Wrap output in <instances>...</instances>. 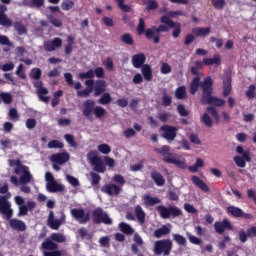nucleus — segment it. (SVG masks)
<instances>
[{
  "mask_svg": "<svg viewBox=\"0 0 256 256\" xmlns=\"http://www.w3.org/2000/svg\"><path fill=\"white\" fill-rule=\"evenodd\" d=\"M70 213L80 225H85L91 221V214L89 212H85L83 208H73L70 210Z\"/></svg>",
  "mask_w": 256,
  "mask_h": 256,
  "instance_id": "obj_10",
  "label": "nucleus"
},
{
  "mask_svg": "<svg viewBox=\"0 0 256 256\" xmlns=\"http://www.w3.org/2000/svg\"><path fill=\"white\" fill-rule=\"evenodd\" d=\"M142 5H147L144 11H155V9H159V3L156 0H143Z\"/></svg>",
  "mask_w": 256,
  "mask_h": 256,
  "instance_id": "obj_37",
  "label": "nucleus"
},
{
  "mask_svg": "<svg viewBox=\"0 0 256 256\" xmlns=\"http://www.w3.org/2000/svg\"><path fill=\"white\" fill-rule=\"evenodd\" d=\"M203 65H221V55L215 54L213 58H204L202 61Z\"/></svg>",
  "mask_w": 256,
  "mask_h": 256,
  "instance_id": "obj_33",
  "label": "nucleus"
},
{
  "mask_svg": "<svg viewBox=\"0 0 256 256\" xmlns=\"http://www.w3.org/2000/svg\"><path fill=\"white\" fill-rule=\"evenodd\" d=\"M112 181H114V183H117V185H120V187H123V185L127 183L125 177H123V175L121 174H115Z\"/></svg>",
  "mask_w": 256,
  "mask_h": 256,
  "instance_id": "obj_55",
  "label": "nucleus"
},
{
  "mask_svg": "<svg viewBox=\"0 0 256 256\" xmlns=\"http://www.w3.org/2000/svg\"><path fill=\"white\" fill-rule=\"evenodd\" d=\"M14 28L16 29L18 35H25L27 33V27L23 25L21 22H15Z\"/></svg>",
  "mask_w": 256,
  "mask_h": 256,
  "instance_id": "obj_53",
  "label": "nucleus"
},
{
  "mask_svg": "<svg viewBox=\"0 0 256 256\" xmlns=\"http://www.w3.org/2000/svg\"><path fill=\"white\" fill-rule=\"evenodd\" d=\"M144 204L148 207H153L154 205H159L161 203V199L157 197H153L149 194L144 195L143 197Z\"/></svg>",
  "mask_w": 256,
  "mask_h": 256,
  "instance_id": "obj_32",
  "label": "nucleus"
},
{
  "mask_svg": "<svg viewBox=\"0 0 256 256\" xmlns=\"http://www.w3.org/2000/svg\"><path fill=\"white\" fill-rule=\"evenodd\" d=\"M92 221L95 225H101V223H104V225H113V220L101 207L95 208L92 211Z\"/></svg>",
  "mask_w": 256,
  "mask_h": 256,
  "instance_id": "obj_9",
  "label": "nucleus"
},
{
  "mask_svg": "<svg viewBox=\"0 0 256 256\" xmlns=\"http://www.w3.org/2000/svg\"><path fill=\"white\" fill-rule=\"evenodd\" d=\"M147 57L143 53H138L132 56V65L135 69H141L145 65Z\"/></svg>",
  "mask_w": 256,
  "mask_h": 256,
  "instance_id": "obj_22",
  "label": "nucleus"
},
{
  "mask_svg": "<svg viewBox=\"0 0 256 256\" xmlns=\"http://www.w3.org/2000/svg\"><path fill=\"white\" fill-rule=\"evenodd\" d=\"M215 9L221 10L225 7V0H211Z\"/></svg>",
  "mask_w": 256,
  "mask_h": 256,
  "instance_id": "obj_64",
  "label": "nucleus"
},
{
  "mask_svg": "<svg viewBox=\"0 0 256 256\" xmlns=\"http://www.w3.org/2000/svg\"><path fill=\"white\" fill-rule=\"evenodd\" d=\"M141 73L145 79V81L153 80V69H151V65L145 64L141 67Z\"/></svg>",
  "mask_w": 256,
  "mask_h": 256,
  "instance_id": "obj_30",
  "label": "nucleus"
},
{
  "mask_svg": "<svg viewBox=\"0 0 256 256\" xmlns=\"http://www.w3.org/2000/svg\"><path fill=\"white\" fill-rule=\"evenodd\" d=\"M145 27V19L140 18L137 26L138 35L145 34L146 39H153V43H155V45H157V43L161 41V36L159 35V33H169V27L163 24L159 25L158 27L152 26V28L147 29H145Z\"/></svg>",
  "mask_w": 256,
  "mask_h": 256,
  "instance_id": "obj_3",
  "label": "nucleus"
},
{
  "mask_svg": "<svg viewBox=\"0 0 256 256\" xmlns=\"http://www.w3.org/2000/svg\"><path fill=\"white\" fill-rule=\"evenodd\" d=\"M236 153H238V155L233 158L235 165L241 169H245V167H247V163H251L252 161L251 151L245 150L243 146L240 145L236 147Z\"/></svg>",
  "mask_w": 256,
  "mask_h": 256,
  "instance_id": "obj_8",
  "label": "nucleus"
},
{
  "mask_svg": "<svg viewBox=\"0 0 256 256\" xmlns=\"http://www.w3.org/2000/svg\"><path fill=\"white\" fill-rule=\"evenodd\" d=\"M256 87L255 85H250L248 87V90L246 91V97H248V99H255V95H256Z\"/></svg>",
  "mask_w": 256,
  "mask_h": 256,
  "instance_id": "obj_62",
  "label": "nucleus"
},
{
  "mask_svg": "<svg viewBox=\"0 0 256 256\" xmlns=\"http://www.w3.org/2000/svg\"><path fill=\"white\" fill-rule=\"evenodd\" d=\"M0 213L4 215L6 221H9V226L14 231H27V225L23 220L12 219L13 208H11V202L7 200V196H0Z\"/></svg>",
  "mask_w": 256,
  "mask_h": 256,
  "instance_id": "obj_2",
  "label": "nucleus"
},
{
  "mask_svg": "<svg viewBox=\"0 0 256 256\" xmlns=\"http://www.w3.org/2000/svg\"><path fill=\"white\" fill-rule=\"evenodd\" d=\"M107 91V82L105 80H96L94 84V97H100Z\"/></svg>",
  "mask_w": 256,
  "mask_h": 256,
  "instance_id": "obj_21",
  "label": "nucleus"
},
{
  "mask_svg": "<svg viewBox=\"0 0 256 256\" xmlns=\"http://www.w3.org/2000/svg\"><path fill=\"white\" fill-rule=\"evenodd\" d=\"M46 189L48 193H63V191H65V187L55 180L54 182L47 183Z\"/></svg>",
  "mask_w": 256,
  "mask_h": 256,
  "instance_id": "obj_25",
  "label": "nucleus"
},
{
  "mask_svg": "<svg viewBox=\"0 0 256 256\" xmlns=\"http://www.w3.org/2000/svg\"><path fill=\"white\" fill-rule=\"evenodd\" d=\"M175 97L176 99H187V89L185 86H180L175 91Z\"/></svg>",
  "mask_w": 256,
  "mask_h": 256,
  "instance_id": "obj_43",
  "label": "nucleus"
},
{
  "mask_svg": "<svg viewBox=\"0 0 256 256\" xmlns=\"http://www.w3.org/2000/svg\"><path fill=\"white\" fill-rule=\"evenodd\" d=\"M187 237L189 242L192 243V245H201V238L193 236L191 233H187Z\"/></svg>",
  "mask_w": 256,
  "mask_h": 256,
  "instance_id": "obj_63",
  "label": "nucleus"
},
{
  "mask_svg": "<svg viewBox=\"0 0 256 256\" xmlns=\"http://www.w3.org/2000/svg\"><path fill=\"white\" fill-rule=\"evenodd\" d=\"M51 239H52V241H55L56 243H65V241H67V238H65V236H63V234H59V233H53L51 235Z\"/></svg>",
  "mask_w": 256,
  "mask_h": 256,
  "instance_id": "obj_58",
  "label": "nucleus"
},
{
  "mask_svg": "<svg viewBox=\"0 0 256 256\" xmlns=\"http://www.w3.org/2000/svg\"><path fill=\"white\" fill-rule=\"evenodd\" d=\"M4 103L5 105H11L13 103V96L9 92L0 93V105Z\"/></svg>",
  "mask_w": 256,
  "mask_h": 256,
  "instance_id": "obj_38",
  "label": "nucleus"
},
{
  "mask_svg": "<svg viewBox=\"0 0 256 256\" xmlns=\"http://www.w3.org/2000/svg\"><path fill=\"white\" fill-rule=\"evenodd\" d=\"M137 221L140 223V225H145V217H146V213L143 210V207H141V205H137L134 209Z\"/></svg>",
  "mask_w": 256,
  "mask_h": 256,
  "instance_id": "obj_29",
  "label": "nucleus"
},
{
  "mask_svg": "<svg viewBox=\"0 0 256 256\" xmlns=\"http://www.w3.org/2000/svg\"><path fill=\"white\" fill-rule=\"evenodd\" d=\"M83 115L88 121H93V114L96 119H103L105 115H107V110L101 106H95V101L92 99H88L83 103Z\"/></svg>",
  "mask_w": 256,
  "mask_h": 256,
  "instance_id": "obj_5",
  "label": "nucleus"
},
{
  "mask_svg": "<svg viewBox=\"0 0 256 256\" xmlns=\"http://www.w3.org/2000/svg\"><path fill=\"white\" fill-rule=\"evenodd\" d=\"M91 176V185H93V187H95V185H99L100 181H101V175L95 173V172H91L90 173Z\"/></svg>",
  "mask_w": 256,
  "mask_h": 256,
  "instance_id": "obj_61",
  "label": "nucleus"
},
{
  "mask_svg": "<svg viewBox=\"0 0 256 256\" xmlns=\"http://www.w3.org/2000/svg\"><path fill=\"white\" fill-rule=\"evenodd\" d=\"M214 229L218 235H223L227 230L233 231V224L229 220L223 219L214 223Z\"/></svg>",
  "mask_w": 256,
  "mask_h": 256,
  "instance_id": "obj_15",
  "label": "nucleus"
},
{
  "mask_svg": "<svg viewBox=\"0 0 256 256\" xmlns=\"http://www.w3.org/2000/svg\"><path fill=\"white\" fill-rule=\"evenodd\" d=\"M102 193H105L106 195H109L110 197H113V195H120L121 191H123V188H121L117 184H105L101 187Z\"/></svg>",
  "mask_w": 256,
  "mask_h": 256,
  "instance_id": "obj_18",
  "label": "nucleus"
},
{
  "mask_svg": "<svg viewBox=\"0 0 256 256\" xmlns=\"http://www.w3.org/2000/svg\"><path fill=\"white\" fill-rule=\"evenodd\" d=\"M173 69L171 68V65H169L167 62L162 63L160 72L162 75H169Z\"/></svg>",
  "mask_w": 256,
  "mask_h": 256,
  "instance_id": "obj_59",
  "label": "nucleus"
},
{
  "mask_svg": "<svg viewBox=\"0 0 256 256\" xmlns=\"http://www.w3.org/2000/svg\"><path fill=\"white\" fill-rule=\"evenodd\" d=\"M113 101L111 94L109 92H104L102 96L98 99L99 105H109Z\"/></svg>",
  "mask_w": 256,
  "mask_h": 256,
  "instance_id": "obj_39",
  "label": "nucleus"
},
{
  "mask_svg": "<svg viewBox=\"0 0 256 256\" xmlns=\"http://www.w3.org/2000/svg\"><path fill=\"white\" fill-rule=\"evenodd\" d=\"M156 211L159 213L161 219H177L183 217V210L177 206L158 205L156 206Z\"/></svg>",
  "mask_w": 256,
  "mask_h": 256,
  "instance_id": "obj_6",
  "label": "nucleus"
},
{
  "mask_svg": "<svg viewBox=\"0 0 256 256\" xmlns=\"http://www.w3.org/2000/svg\"><path fill=\"white\" fill-rule=\"evenodd\" d=\"M181 35V23L175 22V26H173V31H172V37L174 39H179Z\"/></svg>",
  "mask_w": 256,
  "mask_h": 256,
  "instance_id": "obj_54",
  "label": "nucleus"
},
{
  "mask_svg": "<svg viewBox=\"0 0 256 256\" xmlns=\"http://www.w3.org/2000/svg\"><path fill=\"white\" fill-rule=\"evenodd\" d=\"M170 16H161L160 18V23H163L162 25H165L166 27H168V29H173V27H175V21H173L171 18H169Z\"/></svg>",
  "mask_w": 256,
  "mask_h": 256,
  "instance_id": "obj_44",
  "label": "nucleus"
},
{
  "mask_svg": "<svg viewBox=\"0 0 256 256\" xmlns=\"http://www.w3.org/2000/svg\"><path fill=\"white\" fill-rule=\"evenodd\" d=\"M200 69H203V63L201 61H196L194 66L191 67L190 72L192 75H195V77H199Z\"/></svg>",
  "mask_w": 256,
  "mask_h": 256,
  "instance_id": "obj_47",
  "label": "nucleus"
},
{
  "mask_svg": "<svg viewBox=\"0 0 256 256\" xmlns=\"http://www.w3.org/2000/svg\"><path fill=\"white\" fill-rule=\"evenodd\" d=\"M169 233H171V228L167 227V225H163L161 228L154 231V237L156 239H161L163 235H169Z\"/></svg>",
  "mask_w": 256,
  "mask_h": 256,
  "instance_id": "obj_35",
  "label": "nucleus"
},
{
  "mask_svg": "<svg viewBox=\"0 0 256 256\" xmlns=\"http://www.w3.org/2000/svg\"><path fill=\"white\" fill-rule=\"evenodd\" d=\"M47 19L49 21V24L53 25V27H56V28L63 27V21L57 18V16H55L54 14H48Z\"/></svg>",
  "mask_w": 256,
  "mask_h": 256,
  "instance_id": "obj_36",
  "label": "nucleus"
},
{
  "mask_svg": "<svg viewBox=\"0 0 256 256\" xmlns=\"http://www.w3.org/2000/svg\"><path fill=\"white\" fill-rule=\"evenodd\" d=\"M11 167L15 166L14 173L16 175H22L20 178H17V176H11L10 177V183L18 187V185L21 183V185H27V183H31L33 181V175H31V172L29 171V166L23 165L21 160H12L10 163Z\"/></svg>",
  "mask_w": 256,
  "mask_h": 256,
  "instance_id": "obj_4",
  "label": "nucleus"
},
{
  "mask_svg": "<svg viewBox=\"0 0 256 256\" xmlns=\"http://www.w3.org/2000/svg\"><path fill=\"white\" fill-rule=\"evenodd\" d=\"M173 241H175V243H177L180 246H185L187 245V238H185L183 235L181 234H173Z\"/></svg>",
  "mask_w": 256,
  "mask_h": 256,
  "instance_id": "obj_46",
  "label": "nucleus"
},
{
  "mask_svg": "<svg viewBox=\"0 0 256 256\" xmlns=\"http://www.w3.org/2000/svg\"><path fill=\"white\" fill-rule=\"evenodd\" d=\"M231 76H227L226 79L223 81V97H229L231 95Z\"/></svg>",
  "mask_w": 256,
  "mask_h": 256,
  "instance_id": "obj_34",
  "label": "nucleus"
},
{
  "mask_svg": "<svg viewBox=\"0 0 256 256\" xmlns=\"http://www.w3.org/2000/svg\"><path fill=\"white\" fill-rule=\"evenodd\" d=\"M33 85L37 90L40 101H43L44 103H49L51 98L49 96H45L49 94V90L43 87V81H36L33 83Z\"/></svg>",
  "mask_w": 256,
  "mask_h": 256,
  "instance_id": "obj_14",
  "label": "nucleus"
},
{
  "mask_svg": "<svg viewBox=\"0 0 256 256\" xmlns=\"http://www.w3.org/2000/svg\"><path fill=\"white\" fill-rule=\"evenodd\" d=\"M115 3L124 13H131V6L125 4V0H115Z\"/></svg>",
  "mask_w": 256,
  "mask_h": 256,
  "instance_id": "obj_50",
  "label": "nucleus"
},
{
  "mask_svg": "<svg viewBox=\"0 0 256 256\" xmlns=\"http://www.w3.org/2000/svg\"><path fill=\"white\" fill-rule=\"evenodd\" d=\"M97 149L103 155H109V153H111V146L108 144H100L98 145Z\"/></svg>",
  "mask_w": 256,
  "mask_h": 256,
  "instance_id": "obj_57",
  "label": "nucleus"
},
{
  "mask_svg": "<svg viewBox=\"0 0 256 256\" xmlns=\"http://www.w3.org/2000/svg\"><path fill=\"white\" fill-rule=\"evenodd\" d=\"M191 180L192 183H194V185L198 187V189H201V191H203L204 193H209V186L201 178H199L198 176H192Z\"/></svg>",
  "mask_w": 256,
  "mask_h": 256,
  "instance_id": "obj_27",
  "label": "nucleus"
},
{
  "mask_svg": "<svg viewBox=\"0 0 256 256\" xmlns=\"http://www.w3.org/2000/svg\"><path fill=\"white\" fill-rule=\"evenodd\" d=\"M201 122L206 126V127H213V119H211V116H209L207 113H204L201 117Z\"/></svg>",
  "mask_w": 256,
  "mask_h": 256,
  "instance_id": "obj_52",
  "label": "nucleus"
},
{
  "mask_svg": "<svg viewBox=\"0 0 256 256\" xmlns=\"http://www.w3.org/2000/svg\"><path fill=\"white\" fill-rule=\"evenodd\" d=\"M7 11V6L4 4H0V25L2 27H11L13 25V22L9 17H7V14L5 13Z\"/></svg>",
  "mask_w": 256,
  "mask_h": 256,
  "instance_id": "obj_20",
  "label": "nucleus"
},
{
  "mask_svg": "<svg viewBox=\"0 0 256 256\" xmlns=\"http://www.w3.org/2000/svg\"><path fill=\"white\" fill-rule=\"evenodd\" d=\"M204 165H205V161H203V159L201 158H198L196 160V163L192 166H189L188 169L190 173H197L199 171V168L204 167Z\"/></svg>",
  "mask_w": 256,
  "mask_h": 256,
  "instance_id": "obj_42",
  "label": "nucleus"
},
{
  "mask_svg": "<svg viewBox=\"0 0 256 256\" xmlns=\"http://www.w3.org/2000/svg\"><path fill=\"white\" fill-rule=\"evenodd\" d=\"M119 227L122 231V233H125V235H133L135 233V230L127 223L121 222L119 224Z\"/></svg>",
  "mask_w": 256,
  "mask_h": 256,
  "instance_id": "obj_45",
  "label": "nucleus"
},
{
  "mask_svg": "<svg viewBox=\"0 0 256 256\" xmlns=\"http://www.w3.org/2000/svg\"><path fill=\"white\" fill-rule=\"evenodd\" d=\"M206 111H208V113H211L216 125H219V123H221V118L219 117V112L217 111V108L209 106L206 108Z\"/></svg>",
  "mask_w": 256,
  "mask_h": 256,
  "instance_id": "obj_40",
  "label": "nucleus"
},
{
  "mask_svg": "<svg viewBox=\"0 0 256 256\" xmlns=\"http://www.w3.org/2000/svg\"><path fill=\"white\" fill-rule=\"evenodd\" d=\"M173 103V98L167 94V92L163 93L162 96V105L164 107H170V105Z\"/></svg>",
  "mask_w": 256,
  "mask_h": 256,
  "instance_id": "obj_56",
  "label": "nucleus"
},
{
  "mask_svg": "<svg viewBox=\"0 0 256 256\" xmlns=\"http://www.w3.org/2000/svg\"><path fill=\"white\" fill-rule=\"evenodd\" d=\"M73 7H75V2H73V0H64L61 3L62 11H71V9H73Z\"/></svg>",
  "mask_w": 256,
  "mask_h": 256,
  "instance_id": "obj_49",
  "label": "nucleus"
},
{
  "mask_svg": "<svg viewBox=\"0 0 256 256\" xmlns=\"http://www.w3.org/2000/svg\"><path fill=\"white\" fill-rule=\"evenodd\" d=\"M160 131L163 132V139H166V141H175V138L177 137V131H179V128L177 126L165 124L160 127Z\"/></svg>",
  "mask_w": 256,
  "mask_h": 256,
  "instance_id": "obj_11",
  "label": "nucleus"
},
{
  "mask_svg": "<svg viewBox=\"0 0 256 256\" xmlns=\"http://www.w3.org/2000/svg\"><path fill=\"white\" fill-rule=\"evenodd\" d=\"M227 214L236 218L242 217L243 219H253V214L245 213L241 208L237 206H228Z\"/></svg>",
  "mask_w": 256,
  "mask_h": 256,
  "instance_id": "obj_16",
  "label": "nucleus"
},
{
  "mask_svg": "<svg viewBox=\"0 0 256 256\" xmlns=\"http://www.w3.org/2000/svg\"><path fill=\"white\" fill-rule=\"evenodd\" d=\"M192 33L195 37H207L211 33V27H197L192 29Z\"/></svg>",
  "mask_w": 256,
  "mask_h": 256,
  "instance_id": "obj_31",
  "label": "nucleus"
},
{
  "mask_svg": "<svg viewBox=\"0 0 256 256\" xmlns=\"http://www.w3.org/2000/svg\"><path fill=\"white\" fill-rule=\"evenodd\" d=\"M199 87L202 89V105H214V107H223L225 105V100L213 96V79L208 76L201 82V77L195 76L189 87L190 95H196L199 91Z\"/></svg>",
  "mask_w": 256,
  "mask_h": 256,
  "instance_id": "obj_1",
  "label": "nucleus"
},
{
  "mask_svg": "<svg viewBox=\"0 0 256 256\" xmlns=\"http://www.w3.org/2000/svg\"><path fill=\"white\" fill-rule=\"evenodd\" d=\"M95 76L98 79H103L105 77V69L103 67H97L94 71L90 69L87 72H82L79 74V79H93Z\"/></svg>",
  "mask_w": 256,
  "mask_h": 256,
  "instance_id": "obj_13",
  "label": "nucleus"
},
{
  "mask_svg": "<svg viewBox=\"0 0 256 256\" xmlns=\"http://www.w3.org/2000/svg\"><path fill=\"white\" fill-rule=\"evenodd\" d=\"M69 159H71V156L67 152L55 153L50 156L51 163H56L57 165H65Z\"/></svg>",
  "mask_w": 256,
  "mask_h": 256,
  "instance_id": "obj_19",
  "label": "nucleus"
},
{
  "mask_svg": "<svg viewBox=\"0 0 256 256\" xmlns=\"http://www.w3.org/2000/svg\"><path fill=\"white\" fill-rule=\"evenodd\" d=\"M91 163L94 166V171L97 173H105L107 171V168H105V164H103V160H101V157L95 155L91 158Z\"/></svg>",
  "mask_w": 256,
  "mask_h": 256,
  "instance_id": "obj_23",
  "label": "nucleus"
},
{
  "mask_svg": "<svg viewBox=\"0 0 256 256\" xmlns=\"http://www.w3.org/2000/svg\"><path fill=\"white\" fill-rule=\"evenodd\" d=\"M173 251V240L171 239H162L157 240L154 243L153 253L157 256H169Z\"/></svg>",
  "mask_w": 256,
  "mask_h": 256,
  "instance_id": "obj_7",
  "label": "nucleus"
},
{
  "mask_svg": "<svg viewBox=\"0 0 256 256\" xmlns=\"http://www.w3.org/2000/svg\"><path fill=\"white\" fill-rule=\"evenodd\" d=\"M48 149H63L64 144L59 140H51L47 145Z\"/></svg>",
  "mask_w": 256,
  "mask_h": 256,
  "instance_id": "obj_51",
  "label": "nucleus"
},
{
  "mask_svg": "<svg viewBox=\"0 0 256 256\" xmlns=\"http://www.w3.org/2000/svg\"><path fill=\"white\" fill-rule=\"evenodd\" d=\"M162 161H164V163H169L170 165H176L179 169H185V161L181 160V156L176 153L166 154V156L162 158Z\"/></svg>",
  "mask_w": 256,
  "mask_h": 256,
  "instance_id": "obj_12",
  "label": "nucleus"
},
{
  "mask_svg": "<svg viewBox=\"0 0 256 256\" xmlns=\"http://www.w3.org/2000/svg\"><path fill=\"white\" fill-rule=\"evenodd\" d=\"M47 225L50 227V229H53L54 231H57L61 225H63V222L59 219H55V213L53 211H50L48 215Z\"/></svg>",
  "mask_w": 256,
  "mask_h": 256,
  "instance_id": "obj_24",
  "label": "nucleus"
},
{
  "mask_svg": "<svg viewBox=\"0 0 256 256\" xmlns=\"http://www.w3.org/2000/svg\"><path fill=\"white\" fill-rule=\"evenodd\" d=\"M41 75H43V71L40 68H33L30 71V78L34 79V81H40Z\"/></svg>",
  "mask_w": 256,
  "mask_h": 256,
  "instance_id": "obj_48",
  "label": "nucleus"
},
{
  "mask_svg": "<svg viewBox=\"0 0 256 256\" xmlns=\"http://www.w3.org/2000/svg\"><path fill=\"white\" fill-rule=\"evenodd\" d=\"M150 177L157 187H163V185H165V178L161 173L157 172V170L153 169L150 173Z\"/></svg>",
  "mask_w": 256,
  "mask_h": 256,
  "instance_id": "obj_26",
  "label": "nucleus"
},
{
  "mask_svg": "<svg viewBox=\"0 0 256 256\" xmlns=\"http://www.w3.org/2000/svg\"><path fill=\"white\" fill-rule=\"evenodd\" d=\"M120 41L124 43L125 45H135V40L133 39V36L130 33H125L120 37Z\"/></svg>",
  "mask_w": 256,
  "mask_h": 256,
  "instance_id": "obj_41",
  "label": "nucleus"
},
{
  "mask_svg": "<svg viewBox=\"0 0 256 256\" xmlns=\"http://www.w3.org/2000/svg\"><path fill=\"white\" fill-rule=\"evenodd\" d=\"M103 65L108 71H113V69H115V64H113V58L111 57H108L106 60H104Z\"/></svg>",
  "mask_w": 256,
  "mask_h": 256,
  "instance_id": "obj_60",
  "label": "nucleus"
},
{
  "mask_svg": "<svg viewBox=\"0 0 256 256\" xmlns=\"http://www.w3.org/2000/svg\"><path fill=\"white\" fill-rule=\"evenodd\" d=\"M41 248L45 251H57V249H59V245L53 242V240L47 238L44 242H42Z\"/></svg>",
  "mask_w": 256,
  "mask_h": 256,
  "instance_id": "obj_28",
  "label": "nucleus"
},
{
  "mask_svg": "<svg viewBox=\"0 0 256 256\" xmlns=\"http://www.w3.org/2000/svg\"><path fill=\"white\" fill-rule=\"evenodd\" d=\"M63 47V39L56 37L52 40L44 42V49L45 51H48L49 53L53 51H57V49H61Z\"/></svg>",
  "mask_w": 256,
  "mask_h": 256,
  "instance_id": "obj_17",
  "label": "nucleus"
}]
</instances>
